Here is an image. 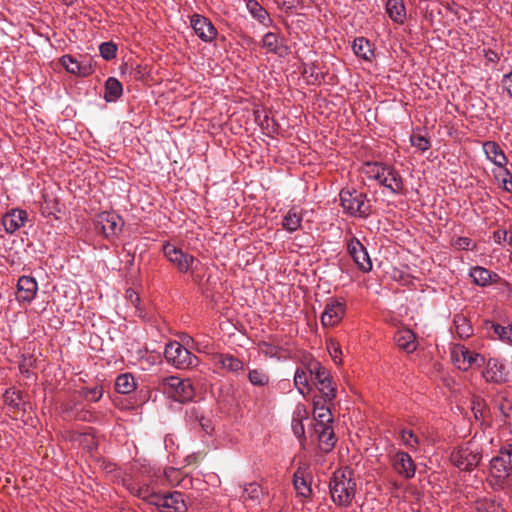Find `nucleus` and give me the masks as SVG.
<instances>
[{"instance_id":"nucleus-52","label":"nucleus","mask_w":512,"mask_h":512,"mask_svg":"<svg viewBox=\"0 0 512 512\" xmlns=\"http://www.w3.org/2000/svg\"><path fill=\"white\" fill-rule=\"evenodd\" d=\"M411 145L421 152H425L431 147L430 140L421 134H412L410 137Z\"/></svg>"},{"instance_id":"nucleus-60","label":"nucleus","mask_w":512,"mask_h":512,"mask_svg":"<svg viewBox=\"0 0 512 512\" xmlns=\"http://www.w3.org/2000/svg\"><path fill=\"white\" fill-rule=\"evenodd\" d=\"M293 431L298 437L304 436V426L301 421H297V423L293 424Z\"/></svg>"},{"instance_id":"nucleus-37","label":"nucleus","mask_w":512,"mask_h":512,"mask_svg":"<svg viewBox=\"0 0 512 512\" xmlns=\"http://www.w3.org/2000/svg\"><path fill=\"white\" fill-rule=\"evenodd\" d=\"M246 7L251 16L259 23L268 25L271 22L267 10L257 0H247Z\"/></svg>"},{"instance_id":"nucleus-17","label":"nucleus","mask_w":512,"mask_h":512,"mask_svg":"<svg viewBox=\"0 0 512 512\" xmlns=\"http://www.w3.org/2000/svg\"><path fill=\"white\" fill-rule=\"evenodd\" d=\"M390 462L394 471L404 477L411 479L416 472V465L412 457L404 451H397L390 456Z\"/></svg>"},{"instance_id":"nucleus-12","label":"nucleus","mask_w":512,"mask_h":512,"mask_svg":"<svg viewBox=\"0 0 512 512\" xmlns=\"http://www.w3.org/2000/svg\"><path fill=\"white\" fill-rule=\"evenodd\" d=\"M123 226V219L119 215L111 212L100 213L95 222V229L106 239H111L118 235L122 231Z\"/></svg>"},{"instance_id":"nucleus-50","label":"nucleus","mask_w":512,"mask_h":512,"mask_svg":"<svg viewBox=\"0 0 512 512\" xmlns=\"http://www.w3.org/2000/svg\"><path fill=\"white\" fill-rule=\"evenodd\" d=\"M203 412L200 407L192 406L186 409L185 411V421L196 428L199 421L202 419Z\"/></svg>"},{"instance_id":"nucleus-45","label":"nucleus","mask_w":512,"mask_h":512,"mask_svg":"<svg viewBox=\"0 0 512 512\" xmlns=\"http://www.w3.org/2000/svg\"><path fill=\"white\" fill-rule=\"evenodd\" d=\"M302 75L307 79L308 84H320L324 80V73L318 71V67L316 64H311L309 66H305Z\"/></svg>"},{"instance_id":"nucleus-64","label":"nucleus","mask_w":512,"mask_h":512,"mask_svg":"<svg viewBox=\"0 0 512 512\" xmlns=\"http://www.w3.org/2000/svg\"><path fill=\"white\" fill-rule=\"evenodd\" d=\"M185 461L187 462V464L195 463V462L197 461V456H196L195 454L188 455V456L185 458Z\"/></svg>"},{"instance_id":"nucleus-46","label":"nucleus","mask_w":512,"mask_h":512,"mask_svg":"<svg viewBox=\"0 0 512 512\" xmlns=\"http://www.w3.org/2000/svg\"><path fill=\"white\" fill-rule=\"evenodd\" d=\"M309 380H311L309 371L303 368H298L294 375V385L301 394H304V389L308 388Z\"/></svg>"},{"instance_id":"nucleus-20","label":"nucleus","mask_w":512,"mask_h":512,"mask_svg":"<svg viewBox=\"0 0 512 512\" xmlns=\"http://www.w3.org/2000/svg\"><path fill=\"white\" fill-rule=\"evenodd\" d=\"M469 277L472 279V283L479 287H488L502 281L499 274L482 266L472 267L469 271Z\"/></svg>"},{"instance_id":"nucleus-9","label":"nucleus","mask_w":512,"mask_h":512,"mask_svg":"<svg viewBox=\"0 0 512 512\" xmlns=\"http://www.w3.org/2000/svg\"><path fill=\"white\" fill-rule=\"evenodd\" d=\"M482 366H484L482 377L486 383L503 385L510 381V373L506 369L504 360L495 357L485 358Z\"/></svg>"},{"instance_id":"nucleus-31","label":"nucleus","mask_w":512,"mask_h":512,"mask_svg":"<svg viewBox=\"0 0 512 512\" xmlns=\"http://www.w3.org/2000/svg\"><path fill=\"white\" fill-rule=\"evenodd\" d=\"M215 364L231 373H239L244 370L243 361L229 353L218 354L215 357Z\"/></svg>"},{"instance_id":"nucleus-58","label":"nucleus","mask_w":512,"mask_h":512,"mask_svg":"<svg viewBox=\"0 0 512 512\" xmlns=\"http://www.w3.org/2000/svg\"><path fill=\"white\" fill-rule=\"evenodd\" d=\"M196 427H200L207 434H210L213 430L210 419L204 417V415Z\"/></svg>"},{"instance_id":"nucleus-26","label":"nucleus","mask_w":512,"mask_h":512,"mask_svg":"<svg viewBox=\"0 0 512 512\" xmlns=\"http://www.w3.org/2000/svg\"><path fill=\"white\" fill-rule=\"evenodd\" d=\"M483 151L489 161L499 168L506 167L508 163L507 156L505 155L501 146L495 141H486L483 143Z\"/></svg>"},{"instance_id":"nucleus-14","label":"nucleus","mask_w":512,"mask_h":512,"mask_svg":"<svg viewBox=\"0 0 512 512\" xmlns=\"http://www.w3.org/2000/svg\"><path fill=\"white\" fill-rule=\"evenodd\" d=\"M347 251L358 269L364 273L370 272L372 262L365 246L358 238L352 236L347 242Z\"/></svg>"},{"instance_id":"nucleus-32","label":"nucleus","mask_w":512,"mask_h":512,"mask_svg":"<svg viewBox=\"0 0 512 512\" xmlns=\"http://www.w3.org/2000/svg\"><path fill=\"white\" fill-rule=\"evenodd\" d=\"M354 54L365 61L371 62L375 58L374 45L365 37H357L353 41Z\"/></svg>"},{"instance_id":"nucleus-18","label":"nucleus","mask_w":512,"mask_h":512,"mask_svg":"<svg viewBox=\"0 0 512 512\" xmlns=\"http://www.w3.org/2000/svg\"><path fill=\"white\" fill-rule=\"evenodd\" d=\"M345 314V304L335 298L328 299L321 315V323L324 327H332L338 324Z\"/></svg>"},{"instance_id":"nucleus-35","label":"nucleus","mask_w":512,"mask_h":512,"mask_svg":"<svg viewBox=\"0 0 512 512\" xmlns=\"http://www.w3.org/2000/svg\"><path fill=\"white\" fill-rule=\"evenodd\" d=\"M389 166L390 165L384 164L382 162H366L363 167V172L368 178L374 179L380 184L383 177L385 176L387 171L386 169Z\"/></svg>"},{"instance_id":"nucleus-8","label":"nucleus","mask_w":512,"mask_h":512,"mask_svg":"<svg viewBox=\"0 0 512 512\" xmlns=\"http://www.w3.org/2000/svg\"><path fill=\"white\" fill-rule=\"evenodd\" d=\"M2 398L7 407V415L14 420L22 419L27 413V410L31 409L30 402L24 400L23 392L14 387L6 389Z\"/></svg>"},{"instance_id":"nucleus-13","label":"nucleus","mask_w":512,"mask_h":512,"mask_svg":"<svg viewBox=\"0 0 512 512\" xmlns=\"http://www.w3.org/2000/svg\"><path fill=\"white\" fill-rule=\"evenodd\" d=\"M452 360L459 369L467 371L472 366H482L485 356L473 352L465 346H457L452 351Z\"/></svg>"},{"instance_id":"nucleus-24","label":"nucleus","mask_w":512,"mask_h":512,"mask_svg":"<svg viewBox=\"0 0 512 512\" xmlns=\"http://www.w3.org/2000/svg\"><path fill=\"white\" fill-rule=\"evenodd\" d=\"M28 214L22 209H13L2 217V225L7 233L13 234L20 227L24 226Z\"/></svg>"},{"instance_id":"nucleus-23","label":"nucleus","mask_w":512,"mask_h":512,"mask_svg":"<svg viewBox=\"0 0 512 512\" xmlns=\"http://www.w3.org/2000/svg\"><path fill=\"white\" fill-rule=\"evenodd\" d=\"M482 329L487 336L512 344V324L502 326L494 321L485 320Z\"/></svg>"},{"instance_id":"nucleus-38","label":"nucleus","mask_w":512,"mask_h":512,"mask_svg":"<svg viewBox=\"0 0 512 512\" xmlns=\"http://www.w3.org/2000/svg\"><path fill=\"white\" fill-rule=\"evenodd\" d=\"M302 214L296 208H291L282 220V227L292 233L301 227Z\"/></svg>"},{"instance_id":"nucleus-6","label":"nucleus","mask_w":512,"mask_h":512,"mask_svg":"<svg viewBox=\"0 0 512 512\" xmlns=\"http://www.w3.org/2000/svg\"><path fill=\"white\" fill-rule=\"evenodd\" d=\"M162 388L171 398L181 403L191 401L195 395V389L189 378L165 377L162 380Z\"/></svg>"},{"instance_id":"nucleus-34","label":"nucleus","mask_w":512,"mask_h":512,"mask_svg":"<svg viewBox=\"0 0 512 512\" xmlns=\"http://www.w3.org/2000/svg\"><path fill=\"white\" fill-rule=\"evenodd\" d=\"M305 471L299 467L293 475V486L298 496L303 498H310L312 495L311 485L307 482Z\"/></svg>"},{"instance_id":"nucleus-53","label":"nucleus","mask_w":512,"mask_h":512,"mask_svg":"<svg viewBox=\"0 0 512 512\" xmlns=\"http://www.w3.org/2000/svg\"><path fill=\"white\" fill-rule=\"evenodd\" d=\"M99 51L105 60H111L116 57L117 46L113 42H104L99 46Z\"/></svg>"},{"instance_id":"nucleus-44","label":"nucleus","mask_w":512,"mask_h":512,"mask_svg":"<svg viewBox=\"0 0 512 512\" xmlns=\"http://www.w3.org/2000/svg\"><path fill=\"white\" fill-rule=\"evenodd\" d=\"M77 393L82 399L96 403L102 398L104 389L102 385H95L92 388L83 387Z\"/></svg>"},{"instance_id":"nucleus-59","label":"nucleus","mask_w":512,"mask_h":512,"mask_svg":"<svg viewBox=\"0 0 512 512\" xmlns=\"http://www.w3.org/2000/svg\"><path fill=\"white\" fill-rule=\"evenodd\" d=\"M504 174L506 176H509L510 179L509 180H507L505 178L503 179V188L507 192H512V173L507 168H505Z\"/></svg>"},{"instance_id":"nucleus-40","label":"nucleus","mask_w":512,"mask_h":512,"mask_svg":"<svg viewBox=\"0 0 512 512\" xmlns=\"http://www.w3.org/2000/svg\"><path fill=\"white\" fill-rule=\"evenodd\" d=\"M477 512H506L503 505L491 498H481L475 502Z\"/></svg>"},{"instance_id":"nucleus-1","label":"nucleus","mask_w":512,"mask_h":512,"mask_svg":"<svg viewBox=\"0 0 512 512\" xmlns=\"http://www.w3.org/2000/svg\"><path fill=\"white\" fill-rule=\"evenodd\" d=\"M487 482L494 491L512 492V443H502L491 458Z\"/></svg>"},{"instance_id":"nucleus-28","label":"nucleus","mask_w":512,"mask_h":512,"mask_svg":"<svg viewBox=\"0 0 512 512\" xmlns=\"http://www.w3.org/2000/svg\"><path fill=\"white\" fill-rule=\"evenodd\" d=\"M315 432L318 434L321 450L326 453L330 452L336 443L333 428L328 423H316Z\"/></svg>"},{"instance_id":"nucleus-49","label":"nucleus","mask_w":512,"mask_h":512,"mask_svg":"<svg viewBox=\"0 0 512 512\" xmlns=\"http://www.w3.org/2000/svg\"><path fill=\"white\" fill-rule=\"evenodd\" d=\"M248 379L254 386H265L269 383V376L262 369L250 370Z\"/></svg>"},{"instance_id":"nucleus-15","label":"nucleus","mask_w":512,"mask_h":512,"mask_svg":"<svg viewBox=\"0 0 512 512\" xmlns=\"http://www.w3.org/2000/svg\"><path fill=\"white\" fill-rule=\"evenodd\" d=\"M163 253L180 273H187L195 260L192 255L185 253L170 243L163 245Z\"/></svg>"},{"instance_id":"nucleus-42","label":"nucleus","mask_w":512,"mask_h":512,"mask_svg":"<svg viewBox=\"0 0 512 512\" xmlns=\"http://www.w3.org/2000/svg\"><path fill=\"white\" fill-rule=\"evenodd\" d=\"M471 410L476 420H485L489 413V408L484 398L473 396L471 399Z\"/></svg>"},{"instance_id":"nucleus-51","label":"nucleus","mask_w":512,"mask_h":512,"mask_svg":"<svg viewBox=\"0 0 512 512\" xmlns=\"http://www.w3.org/2000/svg\"><path fill=\"white\" fill-rule=\"evenodd\" d=\"M492 238L496 244L502 245L504 242H507L512 247V231L499 228L493 232Z\"/></svg>"},{"instance_id":"nucleus-41","label":"nucleus","mask_w":512,"mask_h":512,"mask_svg":"<svg viewBox=\"0 0 512 512\" xmlns=\"http://www.w3.org/2000/svg\"><path fill=\"white\" fill-rule=\"evenodd\" d=\"M455 332L461 339H467L473 334V327L466 317L456 315L454 317Z\"/></svg>"},{"instance_id":"nucleus-21","label":"nucleus","mask_w":512,"mask_h":512,"mask_svg":"<svg viewBox=\"0 0 512 512\" xmlns=\"http://www.w3.org/2000/svg\"><path fill=\"white\" fill-rule=\"evenodd\" d=\"M38 290L36 280L31 276L23 275L18 279L16 299L19 302L30 303L34 300Z\"/></svg>"},{"instance_id":"nucleus-2","label":"nucleus","mask_w":512,"mask_h":512,"mask_svg":"<svg viewBox=\"0 0 512 512\" xmlns=\"http://www.w3.org/2000/svg\"><path fill=\"white\" fill-rule=\"evenodd\" d=\"M331 498L336 505L349 506L355 497L356 481L349 468L336 470L329 483Z\"/></svg>"},{"instance_id":"nucleus-56","label":"nucleus","mask_w":512,"mask_h":512,"mask_svg":"<svg viewBox=\"0 0 512 512\" xmlns=\"http://www.w3.org/2000/svg\"><path fill=\"white\" fill-rule=\"evenodd\" d=\"M501 87L512 98V70L502 76Z\"/></svg>"},{"instance_id":"nucleus-39","label":"nucleus","mask_w":512,"mask_h":512,"mask_svg":"<svg viewBox=\"0 0 512 512\" xmlns=\"http://www.w3.org/2000/svg\"><path fill=\"white\" fill-rule=\"evenodd\" d=\"M136 387L135 379L130 373L120 374L115 380V390L120 394H129Z\"/></svg>"},{"instance_id":"nucleus-43","label":"nucleus","mask_w":512,"mask_h":512,"mask_svg":"<svg viewBox=\"0 0 512 512\" xmlns=\"http://www.w3.org/2000/svg\"><path fill=\"white\" fill-rule=\"evenodd\" d=\"M402 443L410 450L416 451L420 445V438L412 429L402 428L399 432Z\"/></svg>"},{"instance_id":"nucleus-25","label":"nucleus","mask_w":512,"mask_h":512,"mask_svg":"<svg viewBox=\"0 0 512 512\" xmlns=\"http://www.w3.org/2000/svg\"><path fill=\"white\" fill-rule=\"evenodd\" d=\"M334 400H328L324 395H316L313 399V414L316 423H331V411L328 405Z\"/></svg>"},{"instance_id":"nucleus-27","label":"nucleus","mask_w":512,"mask_h":512,"mask_svg":"<svg viewBox=\"0 0 512 512\" xmlns=\"http://www.w3.org/2000/svg\"><path fill=\"white\" fill-rule=\"evenodd\" d=\"M385 176L383 177L380 185L389 189L393 194H402L404 191V180L401 174L393 167L389 166L386 169Z\"/></svg>"},{"instance_id":"nucleus-5","label":"nucleus","mask_w":512,"mask_h":512,"mask_svg":"<svg viewBox=\"0 0 512 512\" xmlns=\"http://www.w3.org/2000/svg\"><path fill=\"white\" fill-rule=\"evenodd\" d=\"M164 356L167 362L177 369H191L199 363L198 357L177 341H171L166 345Z\"/></svg>"},{"instance_id":"nucleus-36","label":"nucleus","mask_w":512,"mask_h":512,"mask_svg":"<svg viewBox=\"0 0 512 512\" xmlns=\"http://www.w3.org/2000/svg\"><path fill=\"white\" fill-rule=\"evenodd\" d=\"M123 86L115 77H109L105 82L104 99L107 102H114L121 97Z\"/></svg>"},{"instance_id":"nucleus-11","label":"nucleus","mask_w":512,"mask_h":512,"mask_svg":"<svg viewBox=\"0 0 512 512\" xmlns=\"http://www.w3.org/2000/svg\"><path fill=\"white\" fill-rule=\"evenodd\" d=\"M159 512H186L184 495L179 491L158 493L153 504Z\"/></svg>"},{"instance_id":"nucleus-48","label":"nucleus","mask_w":512,"mask_h":512,"mask_svg":"<svg viewBox=\"0 0 512 512\" xmlns=\"http://www.w3.org/2000/svg\"><path fill=\"white\" fill-rule=\"evenodd\" d=\"M259 351L267 357H281V348L277 343L261 341L258 343Z\"/></svg>"},{"instance_id":"nucleus-3","label":"nucleus","mask_w":512,"mask_h":512,"mask_svg":"<svg viewBox=\"0 0 512 512\" xmlns=\"http://www.w3.org/2000/svg\"><path fill=\"white\" fill-rule=\"evenodd\" d=\"M339 197L345 214L359 218H368L371 214V205L365 193L355 189H342Z\"/></svg>"},{"instance_id":"nucleus-61","label":"nucleus","mask_w":512,"mask_h":512,"mask_svg":"<svg viewBox=\"0 0 512 512\" xmlns=\"http://www.w3.org/2000/svg\"><path fill=\"white\" fill-rule=\"evenodd\" d=\"M124 485L132 495L137 497V488L139 487L138 485L134 483H124Z\"/></svg>"},{"instance_id":"nucleus-63","label":"nucleus","mask_w":512,"mask_h":512,"mask_svg":"<svg viewBox=\"0 0 512 512\" xmlns=\"http://www.w3.org/2000/svg\"><path fill=\"white\" fill-rule=\"evenodd\" d=\"M299 3V0H283V5H285L288 9H291Z\"/></svg>"},{"instance_id":"nucleus-57","label":"nucleus","mask_w":512,"mask_h":512,"mask_svg":"<svg viewBox=\"0 0 512 512\" xmlns=\"http://www.w3.org/2000/svg\"><path fill=\"white\" fill-rule=\"evenodd\" d=\"M472 240L469 237H457L453 241V246L460 250H469Z\"/></svg>"},{"instance_id":"nucleus-30","label":"nucleus","mask_w":512,"mask_h":512,"mask_svg":"<svg viewBox=\"0 0 512 512\" xmlns=\"http://www.w3.org/2000/svg\"><path fill=\"white\" fill-rule=\"evenodd\" d=\"M264 495L265 491L259 483L250 482L243 485L240 499L243 501V503L251 502L256 505L260 504L264 498Z\"/></svg>"},{"instance_id":"nucleus-47","label":"nucleus","mask_w":512,"mask_h":512,"mask_svg":"<svg viewBox=\"0 0 512 512\" xmlns=\"http://www.w3.org/2000/svg\"><path fill=\"white\" fill-rule=\"evenodd\" d=\"M158 493L159 492H155L149 484H143L137 488V497L152 506Z\"/></svg>"},{"instance_id":"nucleus-10","label":"nucleus","mask_w":512,"mask_h":512,"mask_svg":"<svg viewBox=\"0 0 512 512\" xmlns=\"http://www.w3.org/2000/svg\"><path fill=\"white\" fill-rule=\"evenodd\" d=\"M482 454L470 447H461L454 450L450 455L452 464L458 469L466 472L474 470L480 463Z\"/></svg>"},{"instance_id":"nucleus-55","label":"nucleus","mask_w":512,"mask_h":512,"mask_svg":"<svg viewBox=\"0 0 512 512\" xmlns=\"http://www.w3.org/2000/svg\"><path fill=\"white\" fill-rule=\"evenodd\" d=\"M499 410L503 416L504 422L512 426V404L508 401H504L499 405Z\"/></svg>"},{"instance_id":"nucleus-33","label":"nucleus","mask_w":512,"mask_h":512,"mask_svg":"<svg viewBox=\"0 0 512 512\" xmlns=\"http://www.w3.org/2000/svg\"><path fill=\"white\" fill-rule=\"evenodd\" d=\"M386 12L390 19L397 24L404 23L406 19V8L403 0H387Z\"/></svg>"},{"instance_id":"nucleus-4","label":"nucleus","mask_w":512,"mask_h":512,"mask_svg":"<svg viewBox=\"0 0 512 512\" xmlns=\"http://www.w3.org/2000/svg\"><path fill=\"white\" fill-rule=\"evenodd\" d=\"M311 381L317 386L320 395L328 400L336 398V387L332 382L329 371L317 360L311 359L307 364Z\"/></svg>"},{"instance_id":"nucleus-19","label":"nucleus","mask_w":512,"mask_h":512,"mask_svg":"<svg viewBox=\"0 0 512 512\" xmlns=\"http://www.w3.org/2000/svg\"><path fill=\"white\" fill-rule=\"evenodd\" d=\"M262 47L267 49L268 52L278 55L279 57H286L290 54V48L286 44V39L279 34L267 32L262 38Z\"/></svg>"},{"instance_id":"nucleus-29","label":"nucleus","mask_w":512,"mask_h":512,"mask_svg":"<svg viewBox=\"0 0 512 512\" xmlns=\"http://www.w3.org/2000/svg\"><path fill=\"white\" fill-rule=\"evenodd\" d=\"M394 342L397 347L407 353L417 349L416 335L408 328L398 330L394 335Z\"/></svg>"},{"instance_id":"nucleus-54","label":"nucleus","mask_w":512,"mask_h":512,"mask_svg":"<svg viewBox=\"0 0 512 512\" xmlns=\"http://www.w3.org/2000/svg\"><path fill=\"white\" fill-rule=\"evenodd\" d=\"M327 350L335 363H341L342 350L337 340H329L327 342Z\"/></svg>"},{"instance_id":"nucleus-7","label":"nucleus","mask_w":512,"mask_h":512,"mask_svg":"<svg viewBox=\"0 0 512 512\" xmlns=\"http://www.w3.org/2000/svg\"><path fill=\"white\" fill-rule=\"evenodd\" d=\"M61 408L64 417L71 420L95 423L99 419L98 414L76 396L63 402Z\"/></svg>"},{"instance_id":"nucleus-16","label":"nucleus","mask_w":512,"mask_h":512,"mask_svg":"<svg viewBox=\"0 0 512 512\" xmlns=\"http://www.w3.org/2000/svg\"><path fill=\"white\" fill-rule=\"evenodd\" d=\"M195 34L204 42L211 43L218 35V31L211 20L200 14H193L190 20Z\"/></svg>"},{"instance_id":"nucleus-62","label":"nucleus","mask_w":512,"mask_h":512,"mask_svg":"<svg viewBox=\"0 0 512 512\" xmlns=\"http://www.w3.org/2000/svg\"><path fill=\"white\" fill-rule=\"evenodd\" d=\"M127 296L131 299L133 304L139 302V297L133 290H127Z\"/></svg>"},{"instance_id":"nucleus-22","label":"nucleus","mask_w":512,"mask_h":512,"mask_svg":"<svg viewBox=\"0 0 512 512\" xmlns=\"http://www.w3.org/2000/svg\"><path fill=\"white\" fill-rule=\"evenodd\" d=\"M59 63L65 68V70L71 74L87 77L94 72V68L89 63L79 62L73 56L66 54L59 59Z\"/></svg>"}]
</instances>
